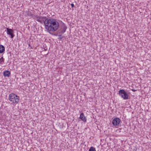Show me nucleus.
Listing matches in <instances>:
<instances>
[{
	"label": "nucleus",
	"mask_w": 151,
	"mask_h": 151,
	"mask_svg": "<svg viewBox=\"0 0 151 151\" xmlns=\"http://www.w3.org/2000/svg\"><path fill=\"white\" fill-rule=\"evenodd\" d=\"M44 21L45 28L49 32L56 31L59 28V23L56 19H47Z\"/></svg>",
	"instance_id": "nucleus-1"
},
{
	"label": "nucleus",
	"mask_w": 151,
	"mask_h": 151,
	"mask_svg": "<svg viewBox=\"0 0 151 151\" xmlns=\"http://www.w3.org/2000/svg\"><path fill=\"white\" fill-rule=\"evenodd\" d=\"M119 95L124 99L127 100L128 99V95L124 90L122 89L119 90Z\"/></svg>",
	"instance_id": "nucleus-3"
},
{
	"label": "nucleus",
	"mask_w": 151,
	"mask_h": 151,
	"mask_svg": "<svg viewBox=\"0 0 151 151\" xmlns=\"http://www.w3.org/2000/svg\"><path fill=\"white\" fill-rule=\"evenodd\" d=\"M121 120L119 118H115L112 121V123L113 125L116 126L119 125Z\"/></svg>",
	"instance_id": "nucleus-4"
},
{
	"label": "nucleus",
	"mask_w": 151,
	"mask_h": 151,
	"mask_svg": "<svg viewBox=\"0 0 151 151\" xmlns=\"http://www.w3.org/2000/svg\"><path fill=\"white\" fill-rule=\"evenodd\" d=\"M89 151H96L95 148L93 147H91L89 150Z\"/></svg>",
	"instance_id": "nucleus-10"
},
{
	"label": "nucleus",
	"mask_w": 151,
	"mask_h": 151,
	"mask_svg": "<svg viewBox=\"0 0 151 151\" xmlns=\"http://www.w3.org/2000/svg\"><path fill=\"white\" fill-rule=\"evenodd\" d=\"M10 74V72L9 71L6 70L3 73L4 76L5 77H9Z\"/></svg>",
	"instance_id": "nucleus-8"
},
{
	"label": "nucleus",
	"mask_w": 151,
	"mask_h": 151,
	"mask_svg": "<svg viewBox=\"0 0 151 151\" xmlns=\"http://www.w3.org/2000/svg\"><path fill=\"white\" fill-rule=\"evenodd\" d=\"M9 100L13 104H17L19 101V97L13 93L10 94L9 96Z\"/></svg>",
	"instance_id": "nucleus-2"
},
{
	"label": "nucleus",
	"mask_w": 151,
	"mask_h": 151,
	"mask_svg": "<svg viewBox=\"0 0 151 151\" xmlns=\"http://www.w3.org/2000/svg\"><path fill=\"white\" fill-rule=\"evenodd\" d=\"M70 5L72 7H73L74 6V5L73 4H71Z\"/></svg>",
	"instance_id": "nucleus-13"
},
{
	"label": "nucleus",
	"mask_w": 151,
	"mask_h": 151,
	"mask_svg": "<svg viewBox=\"0 0 151 151\" xmlns=\"http://www.w3.org/2000/svg\"><path fill=\"white\" fill-rule=\"evenodd\" d=\"M5 47L3 45H0V53H2L5 51Z\"/></svg>",
	"instance_id": "nucleus-9"
},
{
	"label": "nucleus",
	"mask_w": 151,
	"mask_h": 151,
	"mask_svg": "<svg viewBox=\"0 0 151 151\" xmlns=\"http://www.w3.org/2000/svg\"><path fill=\"white\" fill-rule=\"evenodd\" d=\"M79 118L81 119V120L84 122H86V119L85 116L84 114L83 113H82L81 114Z\"/></svg>",
	"instance_id": "nucleus-7"
},
{
	"label": "nucleus",
	"mask_w": 151,
	"mask_h": 151,
	"mask_svg": "<svg viewBox=\"0 0 151 151\" xmlns=\"http://www.w3.org/2000/svg\"><path fill=\"white\" fill-rule=\"evenodd\" d=\"M65 30L66 29L64 28L61 31V32L62 33H64L65 32Z\"/></svg>",
	"instance_id": "nucleus-12"
},
{
	"label": "nucleus",
	"mask_w": 151,
	"mask_h": 151,
	"mask_svg": "<svg viewBox=\"0 0 151 151\" xmlns=\"http://www.w3.org/2000/svg\"><path fill=\"white\" fill-rule=\"evenodd\" d=\"M47 19L46 17H44L40 16L37 17V20L40 23H42L43 22H44V20L45 21Z\"/></svg>",
	"instance_id": "nucleus-6"
},
{
	"label": "nucleus",
	"mask_w": 151,
	"mask_h": 151,
	"mask_svg": "<svg viewBox=\"0 0 151 151\" xmlns=\"http://www.w3.org/2000/svg\"><path fill=\"white\" fill-rule=\"evenodd\" d=\"M59 38L61 39H62V37H62V35H59Z\"/></svg>",
	"instance_id": "nucleus-14"
},
{
	"label": "nucleus",
	"mask_w": 151,
	"mask_h": 151,
	"mask_svg": "<svg viewBox=\"0 0 151 151\" xmlns=\"http://www.w3.org/2000/svg\"><path fill=\"white\" fill-rule=\"evenodd\" d=\"M6 29L7 34L10 35L11 38H13L14 36V35L13 34L14 32L13 30L12 29L8 28H6Z\"/></svg>",
	"instance_id": "nucleus-5"
},
{
	"label": "nucleus",
	"mask_w": 151,
	"mask_h": 151,
	"mask_svg": "<svg viewBox=\"0 0 151 151\" xmlns=\"http://www.w3.org/2000/svg\"><path fill=\"white\" fill-rule=\"evenodd\" d=\"M4 59L3 58V57H1L0 59V63L2 64V62H3L4 61Z\"/></svg>",
	"instance_id": "nucleus-11"
}]
</instances>
